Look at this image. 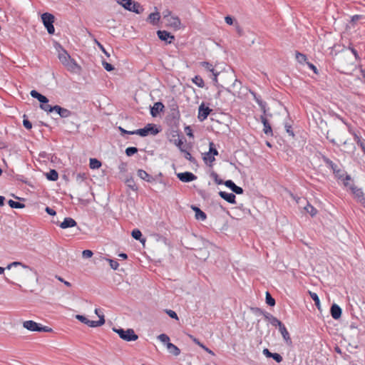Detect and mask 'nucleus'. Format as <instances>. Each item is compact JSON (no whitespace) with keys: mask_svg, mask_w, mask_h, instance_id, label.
Masks as SVG:
<instances>
[{"mask_svg":"<svg viewBox=\"0 0 365 365\" xmlns=\"http://www.w3.org/2000/svg\"><path fill=\"white\" fill-rule=\"evenodd\" d=\"M58 58L68 71L73 73H80L81 70V66L71 58L66 51H63V52L59 53Z\"/></svg>","mask_w":365,"mask_h":365,"instance_id":"nucleus-1","label":"nucleus"},{"mask_svg":"<svg viewBox=\"0 0 365 365\" xmlns=\"http://www.w3.org/2000/svg\"><path fill=\"white\" fill-rule=\"evenodd\" d=\"M40 108L46 112L51 113L55 111L61 118H66L72 115V112L66 108H62L60 106H51V105L41 104Z\"/></svg>","mask_w":365,"mask_h":365,"instance_id":"nucleus-2","label":"nucleus"},{"mask_svg":"<svg viewBox=\"0 0 365 365\" xmlns=\"http://www.w3.org/2000/svg\"><path fill=\"white\" fill-rule=\"evenodd\" d=\"M113 331L118 334L120 339L126 341H133L138 339V336L133 329H123L122 328H113Z\"/></svg>","mask_w":365,"mask_h":365,"instance_id":"nucleus-3","label":"nucleus"},{"mask_svg":"<svg viewBox=\"0 0 365 365\" xmlns=\"http://www.w3.org/2000/svg\"><path fill=\"white\" fill-rule=\"evenodd\" d=\"M160 132V130L156 127L155 125L149 123L143 128H140L135 130H133L132 134L139 135L142 137H145L149 134L157 135Z\"/></svg>","mask_w":365,"mask_h":365,"instance_id":"nucleus-4","label":"nucleus"},{"mask_svg":"<svg viewBox=\"0 0 365 365\" xmlns=\"http://www.w3.org/2000/svg\"><path fill=\"white\" fill-rule=\"evenodd\" d=\"M42 22L49 34H53L55 29L53 26L54 16L50 13H43L41 15Z\"/></svg>","mask_w":365,"mask_h":365,"instance_id":"nucleus-5","label":"nucleus"},{"mask_svg":"<svg viewBox=\"0 0 365 365\" xmlns=\"http://www.w3.org/2000/svg\"><path fill=\"white\" fill-rule=\"evenodd\" d=\"M18 266H21L24 269V270H25L24 274L27 277H29L31 273H34L35 274H36V272L35 270H34V269H32L31 267H30L28 265L23 264L21 262H13L9 264L6 268L0 267V274H4L6 269H11L12 267H16Z\"/></svg>","mask_w":365,"mask_h":365,"instance_id":"nucleus-6","label":"nucleus"},{"mask_svg":"<svg viewBox=\"0 0 365 365\" xmlns=\"http://www.w3.org/2000/svg\"><path fill=\"white\" fill-rule=\"evenodd\" d=\"M169 114L168 116L173 120L176 121L180 119V114L178 110V105L177 102L172 99L168 104Z\"/></svg>","mask_w":365,"mask_h":365,"instance_id":"nucleus-7","label":"nucleus"},{"mask_svg":"<svg viewBox=\"0 0 365 365\" xmlns=\"http://www.w3.org/2000/svg\"><path fill=\"white\" fill-rule=\"evenodd\" d=\"M350 190L356 200L365 208V197L362 190L355 185H351Z\"/></svg>","mask_w":365,"mask_h":365,"instance_id":"nucleus-8","label":"nucleus"},{"mask_svg":"<svg viewBox=\"0 0 365 365\" xmlns=\"http://www.w3.org/2000/svg\"><path fill=\"white\" fill-rule=\"evenodd\" d=\"M212 112V109L209 107H205V104L202 103L198 108V116L197 118L200 122L205 120L209 114Z\"/></svg>","mask_w":365,"mask_h":365,"instance_id":"nucleus-9","label":"nucleus"},{"mask_svg":"<svg viewBox=\"0 0 365 365\" xmlns=\"http://www.w3.org/2000/svg\"><path fill=\"white\" fill-rule=\"evenodd\" d=\"M178 178L185 182H189L197 179V176L190 172H184L177 174Z\"/></svg>","mask_w":365,"mask_h":365,"instance_id":"nucleus-10","label":"nucleus"},{"mask_svg":"<svg viewBox=\"0 0 365 365\" xmlns=\"http://www.w3.org/2000/svg\"><path fill=\"white\" fill-rule=\"evenodd\" d=\"M158 38L163 41H165L168 43H171L173 40H174V36L171 35L170 33L166 31H158L157 32Z\"/></svg>","mask_w":365,"mask_h":365,"instance_id":"nucleus-11","label":"nucleus"},{"mask_svg":"<svg viewBox=\"0 0 365 365\" xmlns=\"http://www.w3.org/2000/svg\"><path fill=\"white\" fill-rule=\"evenodd\" d=\"M225 185L229 187L233 192L240 195L242 194L244 190L241 187H239L235 184L231 180H227L224 182Z\"/></svg>","mask_w":365,"mask_h":365,"instance_id":"nucleus-12","label":"nucleus"},{"mask_svg":"<svg viewBox=\"0 0 365 365\" xmlns=\"http://www.w3.org/2000/svg\"><path fill=\"white\" fill-rule=\"evenodd\" d=\"M77 225L76 222L71 217H66L64 220L60 223L59 226L62 229H67L69 227H73Z\"/></svg>","mask_w":365,"mask_h":365,"instance_id":"nucleus-13","label":"nucleus"},{"mask_svg":"<svg viewBox=\"0 0 365 365\" xmlns=\"http://www.w3.org/2000/svg\"><path fill=\"white\" fill-rule=\"evenodd\" d=\"M219 195L229 203H231V204L236 203V201H235L236 197L233 193H230V192H227L225 191H220L219 192Z\"/></svg>","mask_w":365,"mask_h":365,"instance_id":"nucleus-14","label":"nucleus"},{"mask_svg":"<svg viewBox=\"0 0 365 365\" xmlns=\"http://www.w3.org/2000/svg\"><path fill=\"white\" fill-rule=\"evenodd\" d=\"M168 25L175 29H180L181 22L180 19L178 16H170L166 19Z\"/></svg>","mask_w":365,"mask_h":365,"instance_id":"nucleus-15","label":"nucleus"},{"mask_svg":"<svg viewBox=\"0 0 365 365\" xmlns=\"http://www.w3.org/2000/svg\"><path fill=\"white\" fill-rule=\"evenodd\" d=\"M330 313L331 317L334 319H338L341 317V309L340 307L336 304L331 305L330 309Z\"/></svg>","mask_w":365,"mask_h":365,"instance_id":"nucleus-16","label":"nucleus"},{"mask_svg":"<svg viewBox=\"0 0 365 365\" xmlns=\"http://www.w3.org/2000/svg\"><path fill=\"white\" fill-rule=\"evenodd\" d=\"M164 105L161 102H156L154 103L153 106L150 108V114L153 117H156L157 115L163 111L164 108Z\"/></svg>","mask_w":365,"mask_h":365,"instance_id":"nucleus-17","label":"nucleus"},{"mask_svg":"<svg viewBox=\"0 0 365 365\" xmlns=\"http://www.w3.org/2000/svg\"><path fill=\"white\" fill-rule=\"evenodd\" d=\"M138 176L143 180H145L148 182H153L155 181L154 177L149 175L146 171L143 170H138Z\"/></svg>","mask_w":365,"mask_h":365,"instance_id":"nucleus-18","label":"nucleus"},{"mask_svg":"<svg viewBox=\"0 0 365 365\" xmlns=\"http://www.w3.org/2000/svg\"><path fill=\"white\" fill-rule=\"evenodd\" d=\"M260 119H261V122L262 123V124L264 125V128H263L264 133L266 135H272V130L271 125L269 123L267 118L264 116L262 115L260 117Z\"/></svg>","mask_w":365,"mask_h":365,"instance_id":"nucleus-19","label":"nucleus"},{"mask_svg":"<svg viewBox=\"0 0 365 365\" xmlns=\"http://www.w3.org/2000/svg\"><path fill=\"white\" fill-rule=\"evenodd\" d=\"M192 209L195 212V218L198 220L204 221L207 218L206 214L196 206H192Z\"/></svg>","mask_w":365,"mask_h":365,"instance_id":"nucleus-20","label":"nucleus"},{"mask_svg":"<svg viewBox=\"0 0 365 365\" xmlns=\"http://www.w3.org/2000/svg\"><path fill=\"white\" fill-rule=\"evenodd\" d=\"M279 331L281 333L284 341L287 343H291L292 341H291L289 334L287 328L285 327V326L283 324L282 325H280V327H279Z\"/></svg>","mask_w":365,"mask_h":365,"instance_id":"nucleus-21","label":"nucleus"},{"mask_svg":"<svg viewBox=\"0 0 365 365\" xmlns=\"http://www.w3.org/2000/svg\"><path fill=\"white\" fill-rule=\"evenodd\" d=\"M99 320L98 321H92L88 319V322L87 323V325L90 327H100L105 323V319L103 315H98Z\"/></svg>","mask_w":365,"mask_h":365,"instance_id":"nucleus-22","label":"nucleus"},{"mask_svg":"<svg viewBox=\"0 0 365 365\" xmlns=\"http://www.w3.org/2000/svg\"><path fill=\"white\" fill-rule=\"evenodd\" d=\"M37 324L36 322L34 321H32V320H28V321H25L23 323V327L29 330V331H36V329H37Z\"/></svg>","mask_w":365,"mask_h":365,"instance_id":"nucleus-23","label":"nucleus"},{"mask_svg":"<svg viewBox=\"0 0 365 365\" xmlns=\"http://www.w3.org/2000/svg\"><path fill=\"white\" fill-rule=\"evenodd\" d=\"M324 163L333 170L334 173H341V170L339 168L338 165L329 158H324Z\"/></svg>","mask_w":365,"mask_h":365,"instance_id":"nucleus-24","label":"nucleus"},{"mask_svg":"<svg viewBox=\"0 0 365 365\" xmlns=\"http://www.w3.org/2000/svg\"><path fill=\"white\" fill-rule=\"evenodd\" d=\"M167 349H168L169 352L173 354L174 356H177L180 354V349L172 343H168Z\"/></svg>","mask_w":365,"mask_h":365,"instance_id":"nucleus-25","label":"nucleus"},{"mask_svg":"<svg viewBox=\"0 0 365 365\" xmlns=\"http://www.w3.org/2000/svg\"><path fill=\"white\" fill-rule=\"evenodd\" d=\"M130 11H133L136 14H140L143 11V6L138 3L133 1V4L130 6Z\"/></svg>","mask_w":365,"mask_h":365,"instance_id":"nucleus-26","label":"nucleus"},{"mask_svg":"<svg viewBox=\"0 0 365 365\" xmlns=\"http://www.w3.org/2000/svg\"><path fill=\"white\" fill-rule=\"evenodd\" d=\"M46 178L51 181H56L58 178V173L56 170H50L48 173L46 174Z\"/></svg>","mask_w":365,"mask_h":365,"instance_id":"nucleus-27","label":"nucleus"},{"mask_svg":"<svg viewBox=\"0 0 365 365\" xmlns=\"http://www.w3.org/2000/svg\"><path fill=\"white\" fill-rule=\"evenodd\" d=\"M132 237L137 240L140 241L141 242L144 243L145 242V239H142V233L138 229H134L131 232Z\"/></svg>","mask_w":365,"mask_h":365,"instance_id":"nucleus-28","label":"nucleus"},{"mask_svg":"<svg viewBox=\"0 0 365 365\" xmlns=\"http://www.w3.org/2000/svg\"><path fill=\"white\" fill-rule=\"evenodd\" d=\"M118 4L121 5L124 9L129 11L133 4V0H115Z\"/></svg>","mask_w":365,"mask_h":365,"instance_id":"nucleus-29","label":"nucleus"},{"mask_svg":"<svg viewBox=\"0 0 365 365\" xmlns=\"http://www.w3.org/2000/svg\"><path fill=\"white\" fill-rule=\"evenodd\" d=\"M309 295H310L311 298L313 299V301L314 302V304H315L316 307H317V309L319 310H320L321 309L320 300H319V298L317 294L315 292H309Z\"/></svg>","mask_w":365,"mask_h":365,"instance_id":"nucleus-30","label":"nucleus"},{"mask_svg":"<svg viewBox=\"0 0 365 365\" xmlns=\"http://www.w3.org/2000/svg\"><path fill=\"white\" fill-rule=\"evenodd\" d=\"M304 210L307 213H309L312 217H314L317 215V210L315 207H314L312 205L309 203H307V205L304 207Z\"/></svg>","mask_w":365,"mask_h":365,"instance_id":"nucleus-31","label":"nucleus"},{"mask_svg":"<svg viewBox=\"0 0 365 365\" xmlns=\"http://www.w3.org/2000/svg\"><path fill=\"white\" fill-rule=\"evenodd\" d=\"M8 204H9V205L11 208L20 209V208L25 207V205L24 204L21 203L19 202H16V201L12 200H9V202H8Z\"/></svg>","mask_w":365,"mask_h":365,"instance_id":"nucleus-32","label":"nucleus"},{"mask_svg":"<svg viewBox=\"0 0 365 365\" xmlns=\"http://www.w3.org/2000/svg\"><path fill=\"white\" fill-rule=\"evenodd\" d=\"M295 57H296V59L297 61L299 63H307V56L300 53V52H298V51H296L295 53Z\"/></svg>","mask_w":365,"mask_h":365,"instance_id":"nucleus-33","label":"nucleus"},{"mask_svg":"<svg viewBox=\"0 0 365 365\" xmlns=\"http://www.w3.org/2000/svg\"><path fill=\"white\" fill-rule=\"evenodd\" d=\"M148 19H150V22L155 25L158 22L160 19V14L158 12L151 13L149 15Z\"/></svg>","mask_w":365,"mask_h":365,"instance_id":"nucleus-34","label":"nucleus"},{"mask_svg":"<svg viewBox=\"0 0 365 365\" xmlns=\"http://www.w3.org/2000/svg\"><path fill=\"white\" fill-rule=\"evenodd\" d=\"M192 82L200 88H203L205 86L204 81L200 76H195L192 78Z\"/></svg>","mask_w":365,"mask_h":365,"instance_id":"nucleus-35","label":"nucleus"},{"mask_svg":"<svg viewBox=\"0 0 365 365\" xmlns=\"http://www.w3.org/2000/svg\"><path fill=\"white\" fill-rule=\"evenodd\" d=\"M89 165L91 169H98L101 166V163L96 158H91Z\"/></svg>","mask_w":365,"mask_h":365,"instance_id":"nucleus-36","label":"nucleus"},{"mask_svg":"<svg viewBox=\"0 0 365 365\" xmlns=\"http://www.w3.org/2000/svg\"><path fill=\"white\" fill-rule=\"evenodd\" d=\"M200 65L202 66V67H203L207 71L211 72L212 73H214L215 71H216L215 69L214 68L213 66L211 63H210L209 62L202 61V62H200Z\"/></svg>","mask_w":365,"mask_h":365,"instance_id":"nucleus-37","label":"nucleus"},{"mask_svg":"<svg viewBox=\"0 0 365 365\" xmlns=\"http://www.w3.org/2000/svg\"><path fill=\"white\" fill-rule=\"evenodd\" d=\"M37 329H36V331H43V332H51L52 331V329L48 327H46V326H43L42 324H37Z\"/></svg>","mask_w":365,"mask_h":365,"instance_id":"nucleus-38","label":"nucleus"},{"mask_svg":"<svg viewBox=\"0 0 365 365\" xmlns=\"http://www.w3.org/2000/svg\"><path fill=\"white\" fill-rule=\"evenodd\" d=\"M125 182L127 186L133 191H136L138 190V187L133 178L127 179Z\"/></svg>","mask_w":365,"mask_h":365,"instance_id":"nucleus-39","label":"nucleus"},{"mask_svg":"<svg viewBox=\"0 0 365 365\" xmlns=\"http://www.w3.org/2000/svg\"><path fill=\"white\" fill-rule=\"evenodd\" d=\"M266 303L271 307H273L275 304V299L272 297L269 292H266Z\"/></svg>","mask_w":365,"mask_h":365,"instance_id":"nucleus-40","label":"nucleus"},{"mask_svg":"<svg viewBox=\"0 0 365 365\" xmlns=\"http://www.w3.org/2000/svg\"><path fill=\"white\" fill-rule=\"evenodd\" d=\"M211 154L214 156L218 155V151L215 148V144L212 142L210 143V149L207 153V155H210Z\"/></svg>","mask_w":365,"mask_h":365,"instance_id":"nucleus-41","label":"nucleus"},{"mask_svg":"<svg viewBox=\"0 0 365 365\" xmlns=\"http://www.w3.org/2000/svg\"><path fill=\"white\" fill-rule=\"evenodd\" d=\"M189 337L198 346L202 347L205 351L211 353L212 351L208 349L205 345H203L197 338L194 337L192 335H189Z\"/></svg>","mask_w":365,"mask_h":365,"instance_id":"nucleus-42","label":"nucleus"},{"mask_svg":"<svg viewBox=\"0 0 365 365\" xmlns=\"http://www.w3.org/2000/svg\"><path fill=\"white\" fill-rule=\"evenodd\" d=\"M138 152V148L135 147H128L125 149V154L128 156H132Z\"/></svg>","mask_w":365,"mask_h":365,"instance_id":"nucleus-43","label":"nucleus"},{"mask_svg":"<svg viewBox=\"0 0 365 365\" xmlns=\"http://www.w3.org/2000/svg\"><path fill=\"white\" fill-rule=\"evenodd\" d=\"M158 338L162 343L166 344V345L168 343H170L169 336L165 334H160Z\"/></svg>","mask_w":365,"mask_h":365,"instance_id":"nucleus-44","label":"nucleus"},{"mask_svg":"<svg viewBox=\"0 0 365 365\" xmlns=\"http://www.w3.org/2000/svg\"><path fill=\"white\" fill-rule=\"evenodd\" d=\"M173 143L180 149L181 152H184V149L182 148L183 141L181 138H178L173 140Z\"/></svg>","mask_w":365,"mask_h":365,"instance_id":"nucleus-45","label":"nucleus"},{"mask_svg":"<svg viewBox=\"0 0 365 365\" xmlns=\"http://www.w3.org/2000/svg\"><path fill=\"white\" fill-rule=\"evenodd\" d=\"M343 182V184L345 187H349L350 189L351 185H354L353 184H350L349 181L351 180V177L349 175H346L344 178L341 180Z\"/></svg>","mask_w":365,"mask_h":365,"instance_id":"nucleus-46","label":"nucleus"},{"mask_svg":"<svg viewBox=\"0 0 365 365\" xmlns=\"http://www.w3.org/2000/svg\"><path fill=\"white\" fill-rule=\"evenodd\" d=\"M271 324L274 327H279L280 325L282 324V322H280L277 318L273 316V317L269 320Z\"/></svg>","mask_w":365,"mask_h":365,"instance_id":"nucleus-47","label":"nucleus"},{"mask_svg":"<svg viewBox=\"0 0 365 365\" xmlns=\"http://www.w3.org/2000/svg\"><path fill=\"white\" fill-rule=\"evenodd\" d=\"M102 65L107 71H112L113 70H114L113 66L106 62V61H102Z\"/></svg>","mask_w":365,"mask_h":365,"instance_id":"nucleus-48","label":"nucleus"},{"mask_svg":"<svg viewBox=\"0 0 365 365\" xmlns=\"http://www.w3.org/2000/svg\"><path fill=\"white\" fill-rule=\"evenodd\" d=\"M211 177L215 180V182L217 185H221V184L224 183L223 181L219 178L218 175L216 173H215V172L212 173Z\"/></svg>","mask_w":365,"mask_h":365,"instance_id":"nucleus-49","label":"nucleus"},{"mask_svg":"<svg viewBox=\"0 0 365 365\" xmlns=\"http://www.w3.org/2000/svg\"><path fill=\"white\" fill-rule=\"evenodd\" d=\"M165 312L172 319H178V315L175 312H174L171 309H166Z\"/></svg>","mask_w":365,"mask_h":365,"instance_id":"nucleus-50","label":"nucleus"},{"mask_svg":"<svg viewBox=\"0 0 365 365\" xmlns=\"http://www.w3.org/2000/svg\"><path fill=\"white\" fill-rule=\"evenodd\" d=\"M271 358H272L277 363H280L283 360L282 356L277 353H273Z\"/></svg>","mask_w":365,"mask_h":365,"instance_id":"nucleus-51","label":"nucleus"},{"mask_svg":"<svg viewBox=\"0 0 365 365\" xmlns=\"http://www.w3.org/2000/svg\"><path fill=\"white\" fill-rule=\"evenodd\" d=\"M284 127H285V129H286V131L287 133L290 135V136H292L294 137V132L292 129V126L290 125H289L287 123H284Z\"/></svg>","mask_w":365,"mask_h":365,"instance_id":"nucleus-52","label":"nucleus"},{"mask_svg":"<svg viewBox=\"0 0 365 365\" xmlns=\"http://www.w3.org/2000/svg\"><path fill=\"white\" fill-rule=\"evenodd\" d=\"M93 253L91 250H86L82 252V256L83 258H90L93 256Z\"/></svg>","mask_w":365,"mask_h":365,"instance_id":"nucleus-53","label":"nucleus"},{"mask_svg":"<svg viewBox=\"0 0 365 365\" xmlns=\"http://www.w3.org/2000/svg\"><path fill=\"white\" fill-rule=\"evenodd\" d=\"M108 261H109L110 266L113 269L115 270L118 269L119 264L117 261H115L114 259H108Z\"/></svg>","mask_w":365,"mask_h":365,"instance_id":"nucleus-54","label":"nucleus"},{"mask_svg":"<svg viewBox=\"0 0 365 365\" xmlns=\"http://www.w3.org/2000/svg\"><path fill=\"white\" fill-rule=\"evenodd\" d=\"M76 318L85 324H87V323L88 322V319H87L85 316L77 314L76 316Z\"/></svg>","mask_w":365,"mask_h":365,"instance_id":"nucleus-55","label":"nucleus"},{"mask_svg":"<svg viewBox=\"0 0 365 365\" xmlns=\"http://www.w3.org/2000/svg\"><path fill=\"white\" fill-rule=\"evenodd\" d=\"M204 160L207 163L209 162L210 163H212L213 161H215V156L212 154L210 155H207V153L205 154L204 157Z\"/></svg>","mask_w":365,"mask_h":365,"instance_id":"nucleus-56","label":"nucleus"},{"mask_svg":"<svg viewBox=\"0 0 365 365\" xmlns=\"http://www.w3.org/2000/svg\"><path fill=\"white\" fill-rule=\"evenodd\" d=\"M23 125L28 130H30L32 128V124L28 119H24Z\"/></svg>","mask_w":365,"mask_h":365,"instance_id":"nucleus-57","label":"nucleus"},{"mask_svg":"<svg viewBox=\"0 0 365 365\" xmlns=\"http://www.w3.org/2000/svg\"><path fill=\"white\" fill-rule=\"evenodd\" d=\"M30 94L33 98H36L38 101L40 98L41 96L42 95V94L39 93L38 91H36V90H32L30 92Z\"/></svg>","mask_w":365,"mask_h":365,"instance_id":"nucleus-58","label":"nucleus"},{"mask_svg":"<svg viewBox=\"0 0 365 365\" xmlns=\"http://www.w3.org/2000/svg\"><path fill=\"white\" fill-rule=\"evenodd\" d=\"M357 145L361 148L362 151L365 154V140H359Z\"/></svg>","mask_w":365,"mask_h":365,"instance_id":"nucleus-59","label":"nucleus"},{"mask_svg":"<svg viewBox=\"0 0 365 365\" xmlns=\"http://www.w3.org/2000/svg\"><path fill=\"white\" fill-rule=\"evenodd\" d=\"M183 153H185V158L187 160H188L190 162L193 161L194 158H192V156L191 155V154L188 151H186L185 150H184Z\"/></svg>","mask_w":365,"mask_h":365,"instance_id":"nucleus-60","label":"nucleus"},{"mask_svg":"<svg viewBox=\"0 0 365 365\" xmlns=\"http://www.w3.org/2000/svg\"><path fill=\"white\" fill-rule=\"evenodd\" d=\"M38 101L41 103V104L48 105L47 103L48 102V99L43 95H41L40 98L38 99Z\"/></svg>","mask_w":365,"mask_h":365,"instance_id":"nucleus-61","label":"nucleus"},{"mask_svg":"<svg viewBox=\"0 0 365 365\" xmlns=\"http://www.w3.org/2000/svg\"><path fill=\"white\" fill-rule=\"evenodd\" d=\"M307 64L308 67L314 72V73H316V74L318 73V70L314 64H312V63H309V62H307Z\"/></svg>","mask_w":365,"mask_h":365,"instance_id":"nucleus-62","label":"nucleus"},{"mask_svg":"<svg viewBox=\"0 0 365 365\" xmlns=\"http://www.w3.org/2000/svg\"><path fill=\"white\" fill-rule=\"evenodd\" d=\"M45 210L50 215H56V211L53 209H52V208H51L49 207H46Z\"/></svg>","mask_w":365,"mask_h":365,"instance_id":"nucleus-63","label":"nucleus"},{"mask_svg":"<svg viewBox=\"0 0 365 365\" xmlns=\"http://www.w3.org/2000/svg\"><path fill=\"white\" fill-rule=\"evenodd\" d=\"M225 22L229 24V25H232L233 24V19L231 16H227L225 18Z\"/></svg>","mask_w":365,"mask_h":365,"instance_id":"nucleus-64","label":"nucleus"}]
</instances>
